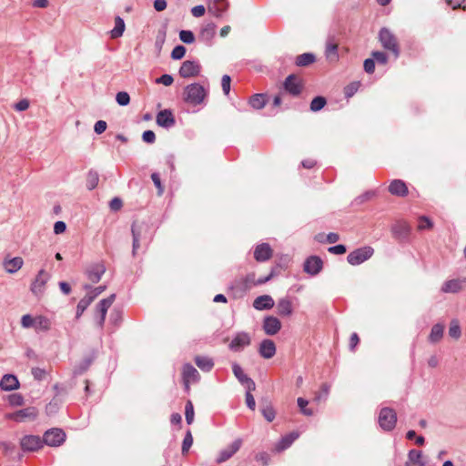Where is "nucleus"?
<instances>
[{
  "label": "nucleus",
  "mask_w": 466,
  "mask_h": 466,
  "mask_svg": "<svg viewBox=\"0 0 466 466\" xmlns=\"http://www.w3.org/2000/svg\"><path fill=\"white\" fill-rule=\"evenodd\" d=\"M43 440L45 444L51 447H57L65 441L66 434L60 429H51L45 432Z\"/></svg>",
  "instance_id": "obj_7"
},
{
  "label": "nucleus",
  "mask_w": 466,
  "mask_h": 466,
  "mask_svg": "<svg viewBox=\"0 0 466 466\" xmlns=\"http://www.w3.org/2000/svg\"><path fill=\"white\" fill-rule=\"evenodd\" d=\"M192 444H193V437H192L191 431H187L184 437L183 442H182V449H181L182 453L183 454L187 453L189 451Z\"/></svg>",
  "instance_id": "obj_46"
},
{
  "label": "nucleus",
  "mask_w": 466,
  "mask_h": 466,
  "mask_svg": "<svg viewBox=\"0 0 466 466\" xmlns=\"http://www.w3.org/2000/svg\"><path fill=\"white\" fill-rule=\"evenodd\" d=\"M186 47L183 46H177L171 52V58L174 60H179L184 57L186 54Z\"/></svg>",
  "instance_id": "obj_50"
},
{
  "label": "nucleus",
  "mask_w": 466,
  "mask_h": 466,
  "mask_svg": "<svg viewBox=\"0 0 466 466\" xmlns=\"http://www.w3.org/2000/svg\"><path fill=\"white\" fill-rule=\"evenodd\" d=\"M242 440L236 439L230 445L221 450L216 459L217 463H222L229 460L241 447Z\"/></svg>",
  "instance_id": "obj_11"
},
{
  "label": "nucleus",
  "mask_w": 466,
  "mask_h": 466,
  "mask_svg": "<svg viewBox=\"0 0 466 466\" xmlns=\"http://www.w3.org/2000/svg\"><path fill=\"white\" fill-rule=\"evenodd\" d=\"M293 312V305L289 298H281L277 303V313L281 317H289Z\"/></svg>",
  "instance_id": "obj_24"
},
{
  "label": "nucleus",
  "mask_w": 466,
  "mask_h": 466,
  "mask_svg": "<svg viewBox=\"0 0 466 466\" xmlns=\"http://www.w3.org/2000/svg\"><path fill=\"white\" fill-rule=\"evenodd\" d=\"M99 175L95 170H89L86 175V187L88 190H93L98 185Z\"/></svg>",
  "instance_id": "obj_39"
},
{
  "label": "nucleus",
  "mask_w": 466,
  "mask_h": 466,
  "mask_svg": "<svg viewBox=\"0 0 466 466\" xmlns=\"http://www.w3.org/2000/svg\"><path fill=\"white\" fill-rule=\"evenodd\" d=\"M274 304V300L269 295L258 296L253 301V307L258 310L270 309Z\"/></svg>",
  "instance_id": "obj_26"
},
{
  "label": "nucleus",
  "mask_w": 466,
  "mask_h": 466,
  "mask_svg": "<svg viewBox=\"0 0 466 466\" xmlns=\"http://www.w3.org/2000/svg\"><path fill=\"white\" fill-rule=\"evenodd\" d=\"M151 179L154 183V185L156 186V187L157 188V194L158 196H161L164 192V187L161 184V180H160V177H159V175L157 173H153L151 175Z\"/></svg>",
  "instance_id": "obj_56"
},
{
  "label": "nucleus",
  "mask_w": 466,
  "mask_h": 466,
  "mask_svg": "<svg viewBox=\"0 0 466 466\" xmlns=\"http://www.w3.org/2000/svg\"><path fill=\"white\" fill-rule=\"evenodd\" d=\"M24 265V260L21 257L5 258L3 260V267L9 274L16 273Z\"/></svg>",
  "instance_id": "obj_20"
},
{
  "label": "nucleus",
  "mask_w": 466,
  "mask_h": 466,
  "mask_svg": "<svg viewBox=\"0 0 466 466\" xmlns=\"http://www.w3.org/2000/svg\"><path fill=\"white\" fill-rule=\"evenodd\" d=\"M116 100L119 106H124L129 104L130 96L127 92L121 91L116 94Z\"/></svg>",
  "instance_id": "obj_49"
},
{
  "label": "nucleus",
  "mask_w": 466,
  "mask_h": 466,
  "mask_svg": "<svg viewBox=\"0 0 466 466\" xmlns=\"http://www.w3.org/2000/svg\"><path fill=\"white\" fill-rule=\"evenodd\" d=\"M206 8L204 5H199L191 8V14L194 17H201L205 15Z\"/></svg>",
  "instance_id": "obj_64"
},
{
  "label": "nucleus",
  "mask_w": 466,
  "mask_h": 466,
  "mask_svg": "<svg viewBox=\"0 0 466 466\" xmlns=\"http://www.w3.org/2000/svg\"><path fill=\"white\" fill-rule=\"evenodd\" d=\"M299 433L296 431L290 432L283 436L275 445V451L280 452L289 447L299 438Z\"/></svg>",
  "instance_id": "obj_25"
},
{
  "label": "nucleus",
  "mask_w": 466,
  "mask_h": 466,
  "mask_svg": "<svg viewBox=\"0 0 466 466\" xmlns=\"http://www.w3.org/2000/svg\"><path fill=\"white\" fill-rule=\"evenodd\" d=\"M92 360L91 359H85L82 360L74 370L75 375H81L83 374L91 365Z\"/></svg>",
  "instance_id": "obj_45"
},
{
  "label": "nucleus",
  "mask_w": 466,
  "mask_h": 466,
  "mask_svg": "<svg viewBox=\"0 0 466 466\" xmlns=\"http://www.w3.org/2000/svg\"><path fill=\"white\" fill-rule=\"evenodd\" d=\"M359 86H360V83L354 82V83H351L350 85H349L348 86H346V88H345L346 96H348V97L352 96L357 92Z\"/></svg>",
  "instance_id": "obj_61"
},
{
  "label": "nucleus",
  "mask_w": 466,
  "mask_h": 466,
  "mask_svg": "<svg viewBox=\"0 0 466 466\" xmlns=\"http://www.w3.org/2000/svg\"><path fill=\"white\" fill-rule=\"evenodd\" d=\"M326 103H327V101H326L325 97L316 96L315 98L312 99V101L310 103V110L313 112L319 111L320 109H322L325 106Z\"/></svg>",
  "instance_id": "obj_42"
},
{
  "label": "nucleus",
  "mask_w": 466,
  "mask_h": 466,
  "mask_svg": "<svg viewBox=\"0 0 466 466\" xmlns=\"http://www.w3.org/2000/svg\"><path fill=\"white\" fill-rule=\"evenodd\" d=\"M195 362L203 371H209L214 366L213 360L208 357L198 356L195 359Z\"/></svg>",
  "instance_id": "obj_36"
},
{
  "label": "nucleus",
  "mask_w": 466,
  "mask_h": 466,
  "mask_svg": "<svg viewBox=\"0 0 466 466\" xmlns=\"http://www.w3.org/2000/svg\"><path fill=\"white\" fill-rule=\"evenodd\" d=\"M216 32L217 25L214 22H205L200 27L198 39L210 46L216 35Z\"/></svg>",
  "instance_id": "obj_6"
},
{
  "label": "nucleus",
  "mask_w": 466,
  "mask_h": 466,
  "mask_svg": "<svg viewBox=\"0 0 466 466\" xmlns=\"http://www.w3.org/2000/svg\"><path fill=\"white\" fill-rule=\"evenodd\" d=\"M256 461L261 464V466H267L269 463L270 457L267 452H259L255 457Z\"/></svg>",
  "instance_id": "obj_57"
},
{
  "label": "nucleus",
  "mask_w": 466,
  "mask_h": 466,
  "mask_svg": "<svg viewBox=\"0 0 466 466\" xmlns=\"http://www.w3.org/2000/svg\"><path fill=\"white\" fill-rule=\"evenodd\" d=\"M49 277L48 274L46 272L45 269L39 270L38 274L36 275L35 279L31 284L30 290L33 294L35 296H40L43 294L45 290V286L48 280Z\"/></svg>",
  "instance_id": "obj_12"
},
{
  "label": "nucleus",
  "mask_w": 466,
  "mask_h": 466,
  "mask_svg": "<svg viewBox=\"0 0 466 466\" xmlns=\"http://www.w3.org/2000/svg\"><path fill=\"white\" fill-rule=\"evenodd\" d=\"M230 82H231V79H230L229 76L224 75L222 76L221 86H222V90L225 95H228L230 92Z\"/></svg>",
  "instance_id": "obj_58"
},
{
  "label": "nucleus",
  "mask_w": 466,
  "mask_h": 466,
  "mask_svg": "<svg viewBox=\"0 0 466 466\" xmlns=\"http://www.w3.org/2000/svg\"><path fill=\"white\" fill-rule=\"evenodd\" d=\"M272 256V249L268 243L258 245L254 250V258L258 262L268 260Z\"/></svg>",
  "instance_id": "obj_21"
},
{
  "label": "nucleus",
  "mask_w": 466,
  "mask_h": 466,
  "mask_svg": "<svg viewBox=\"0 0 466 466\" xmlns=\"http://www.w3.org/2000/svg\"><path fill=\"white\" fill-rule=\"evenodd\" d=\"M315 56L311 53H304L296 58V65L298 66H307L315 62Z\"/></svg>",
  "instance_id": "obj_37"
},
{
  "label": "nucleus",
  "mask_w": 466,
  "mask_h": 466,
  "mask_svg": "<svg viewBox=\"0 0 466 466\" xmlns=\"http://www.w3.org/2000/svg\"><path fill=\"white\" fill-rule=\"evenodd\" d=\"M277 351L276 345L273 340L269 339H263L258 347V353L264 359H271L275 356Z\"/></svg>",
  "instance_id": "obj_18"
},
{
  "label": "nucleus",
  "mask_w": 466,
  "mask_h": 466,
  "mask_svg": "<svg viewBox=\"0 0 466 466\" xmlns=\"http://www.w3.org/2000/svg\"><path fill=\"white\" fill-rule=\"evenodd\" d=\"M125 22L120 16H116L115 18V26L110 31L111 38L116 39L123 35L125 32Z\"/></svg>",
  "instance_id": "obj_34"
},
{
  "label": "nucleus",
  "mask_w": 466,
  "mask_h": 466,
  "mask_svg": "<svg viewBox=\"0 0 466 466\" xmlns=\"http://www.w3.org/2000/svg\"><path fill=\"white\" fill-rule=\"evenodd\" d=\"M35 318L29 314H25L21 319V325L25 329H29L35 326Z\"/></svg>",
  "instance_id": "obj_55"
},
{
  "label": "nucleus",
  "mask_w": 466,
  "mask_h": 466,
  "mask_svg": "<svg viewBox=\"0 0 466 466\" xmlns=\"http://www.w3.org/2000/svg\"><path fill=\"white\" fill-rule=\"evenodd\" d=\"M325 56L326 58L330 62H335L339 59L338 44L331 38H329L326 43Z\"/></svg>",
  "instance_id": "obj_30"
},
{
  "label": "nucleus",
  "mask_w": 466,
  "mask_h": 466,
  "mask_svg": "<svg viewBox=\"0 0 466 466\" xmlns=\"http://www.w3.org/2000/svg\"><path fill=\"white\" fill-rule=\"evenodd\" d=\"M330 386L328 383H324L321 386V391L316 396V400L319 401L322 399H327L329 393Z\"/></svg>",
  "instance_id": "obj_60"
},
{
  "label": "nucleus",
  "mask_w": 466,
  "mask_h": 466,
  "mask_svg": "<svg viewBox=\"0 0 466 466\" xmlns=\"http://www.w3.org/2000/svg\"><path fill=\"white\" fill-rule=\"evenodd\" d=\"M182 376L185 387L187 390L189 389L190 383H195L199 380V373L197 369L190 363H187L183 366Z\"/></svg>",
  "instance_id": "obj_15"
},
{
  "label": "nucleus",
  "mask_w": 466,
  "mask_h": 466,
  "mask_svg": "<svg viewBox=\"0 0 466 466\" xmlns=\"http://www.w3.org/2000/svg\"><path fill=\"white\" fill-rule=\"evenodd\" d=\"M267 103L266 96L263 94H256L249 99V105L254 109H261Z\"/></svg>",
  "instance_id": "obj_38"
},
{
  "label": "nucleus",
  "mask_w": 466,
  "mask_h": 466,
  "mask_svg": "<svg viewBox=\"0 0 466 466\" xmlns=\"http://www.w3.org/2000/svg\"><path fill=\"white\" fill-rule=\"evenodd\" d=\"M449 335L452 339H458L461 336V329L459 323V320L454 319L451 321L450 327H449Z\"/></svg>",
  "instance_id": "obj_40"
},
{
  "label": "nucleus",
  "mask_w": 466,
  "mask_h": 466,
  "mask_svg": "<svg viewBox=\"0 0 466 466\" xmlns=\"http://www.w3.org/2000/svg\"><path fill=\"white\" fill-rule=\"evenodd\" d=\"M105 270L102 264H95L86 269V276L91 282L96 283L101 279Z\"/></svg>",
  "instance_id": "obj_28"
},
{
  "label": "nucleus",
  "mask_w": 466,
  "mask_h": 466,
  "mask_svg": "<svg viewBox=\"0 0 466 466\" xmlns=\"http://www.w3.org/2000/svg\"><path fill=\"white\" fill-rule=\"evenodd\" d=\"M232 371L235 377L246 388V390H256V384L254 380L244 373L242 368L238 363L232 364Z\"/></svg>",
  "instance_id": "obj_13"
},
{
  "label": "nucleus",
  "mask_w": 466,
  "mask_h": 466,
  "mask_svg": "<svg viewBox=\"0 0 466 466\" xmlns=\"http://www.w3.org/2000/svg\"><path fill=\"white\" fill-rule=\"evenodd\" d=\"M185 417L187 424L194 420V407L191 401H187L185 407Z\"/></svg>",
  "instance_id": "obj_48"
},
{
  "label": "nucleus",
  "mask_w": 466,
  "mask_h": 466,
  "mask_svg": "<svg viewBox=\"0 0 466 466\" xmlns=\"http://www.w3.org/2000/svg\"><path fill=\"white\" fill-rule=\"evenodd\" d=\"M363 66H364V70L368 74H372L374 72V69H375V61H374V59L373 58H367L364 61Z\"/></svg>",
  "instance_id": "obj_63"
},
{
  "label": "nucleus",
  "mask_w": 466,
  "mask_h": 466,
  "mask_svg": "<svg viewBox=\"0 0 466 466\" xmlns=\"http://www.w3.org/2000/svg\"><path fill=\"white\" fill-rule=\"evenodd\" d=\"M372 57L374 61L379 64L385 65L388 62V56L385 53L380 51H375L372 53Z\"/></svg>",
  "instance_id": "obj_54"
},
{
  "label": "nucleus",
  "mask_w": 466,
  "mask_h": 466,
  "mask_svg": "<svg viewBox=\"0 0 466 466\" xmlns=\"http://www.w3.org/2000/svg\"><path fill=\"white\" fill-rule=\"evenodd\" d=\"M410 230V225L406 221H398L392 227V232L399 238H406Z\"/></svg>",
  "instance_id": "obj_33"
},
{
  "label": "nucleus",
  "mask_w": 466,
  "mask_h": 466,
  "mask_svg": "<svg viewBox=\"0 0 466 466\" xmlns=\"http://www.w3.org/2000/svg\"><path fill=\"white\" fill-rule=\"evenodd\" d=\"M115 299H116V295L111 294L108 298L103 299L97 304L96 310L99 314V316L97 318V324L99 327L103 326L105 319H106L107 309L113 304Z\"/></svg>",
  "instance_id": "obj_16"
},
{
  "label": "nucleus",
  "mask_w": 466,
  "mask_h": 466,
  "mask_svg": "<svg viewBox=\"0 0 466 466\" xmlns=\"http://www.w3.org/2000/svg\"><path fill=\"white\" fill-rule=\"evenodd\" d=\"M390 194L399 197H405L408 194V187L403 180L394 179L389 186Z\"/></svg>",
  "instance_id": "obj_27"
},
{
  "label": "nucleus",
  "mask_w": 466,
  "mask_h": 466,
  "mask_svg": "<svg viewBox=\"0 0 466 466\" xmlns=\"http://www.w3.org/2000/svg\"><path fill=\"white\" fill-rule=\"evenodd\" d=\"M410 464H414L417 466H425L426 461L422 459V451L417 450H410L408 453V461L406 462V466H410Z\"/></svg>",
  "instance_id": "obj_31"
},
{
  "label": "nucleus",
  "mask_w": 466,
  "mask_h": 466,
  "mask_svg": "<svg viewBox=\"0 0 466 466\" xmlns=\"http://www.w3.org/2000/svg\"><path fill=\"white\" fill-rule=\"evenodd\" d=\"M157 124L159 127L169 128L175 125V118L170 110H161L157 115Z\"/></svg>",
  "instance_id": "obj_22"
},
{
  "label": "nucleus",
  "mask_w": 466,
  "mask_h": 466,
  "mask_svg": "<svg viewBox=\"0 0 466 466\" xmlns=\"http://www.w3.org/2000/svg\"><path fill=\"white\" fill-rule=\"evenodd\" d=\"M379 39L381 46L393 53L395 57L400 56V48L395 35L388 29L381 28L379 33Z\"/></svg>",
  "instance_id": "obj_2"
},
{
  "label": "nucleus",
  "mask_w": 466,
  "mask_h": 466,
  "mask_svg": "<svg viewBox=\"0 0 466 466\" xmlns=\"http://www.w3.org/2000/svg\"><path fill=\"white\" fill-rule=\"evenodd\" d=\"M173 81H174V79H173L172 76L167 75V74L162 75L160 77H158L156 80V82L157 84H162L166 86H171Z\"/></svg>",
  "instance_id": "obj_59"
},
{
  "label": "nucleus",
  "mask_w": 466,
  "mask_h": 466,
  "mask_svg": "<svg viewBox=\"0 0 466 466\" xmlns=\"http://www.w3.org/2000/svg\"><path fill=\"white\" fill-rule=\"evenodd\" d=\"M183 96L186 103L198 106L204 102L207 91L200 84L193 83L185 87Z\"/></svg>",
  "instance_id": "obj_1"
},
{
  "label": "nucleus",
  "mask_w": 466,
  "mask_h": 466,
  "mask_svg": "<svg viewBox=\"0 0 466 466\" xmlns=\"http://www.w3.org/2000/svg\"><path fill=\"white\" fill-rule=\"evenodd\" d=\"M37 416V410L35 407H27L15 412L6 415V418L16 422H24L35 420Z\"/></svg>",
  "instance_id": "obj_8"
},
{
  "label": "nucleus",
  "mask_w": 466,
  "mask_h": 466,
  "mask_svg": "<svg viewBox=\"0 0 466 466\" xmlns=\"http://www.w3.org/2000/svg\"><path fill=\"white\" fill-rule=\"evenodd\" d=\"M262 328L267 335L274 336L280 330L281 322L277 317L268 316L263 319Z\"/></svg>",
  "instance_id": "obj_17"
},
{
  "label": "nucleus",
  "mask_w": 466,
  "mask_h": 466,
  "mask_svg": "<svg viewBox=\"0 0 466 466\" xmlns=\"http://www.w3.org/2000/svg\"><path fill=\"white\" fill-rule=\"evenodd\" d=\"M131 231L133 236V254H135L137 249L139 248V233L136 224L132 225Z\"/></svg>",
  "instance_id": "obj_51"
},
{
  "label": "nucleus",
  "mask_w": 466,
  "mask_h": 466,
  "mask_svg": "<svg viewBox=\"0 0 466 466\" xmlns=\"http://www.w3.org/2000/svg\"><path fill=\"white\" fill-rule=\"evenodd\" d=\"M432 227V222L427 217H420L418 221V229L424 230L431 228Z\"/></svg>",
  "instance_id": "obj_53"
},
{
  "label": "nucleus",
  "mask_w": 466,
  "mask_h": 466,
  "mask_svg": "<svg viewBox=\"0 0 466 466\" xmlns=\"http://www.w3.org/2000/svg\"><path fill=\"white\" fill-rule=\"evenodd\" d=\"M18 386L19 382L17 378L12 374H5L0 381V388L5 391L15 390Z\"/></svg>",
  "instance_id": "obj_29"
},
{
  "label": "nucleus",
  "mask_w": 466,
  "mask_h": 466,
  "mask_svg": "<svg viewBox=\"0 0 466 466\" xmlns=\"http://www.w3.org/2000/svg\"><path fill=\"white\" fill-rule=\"evenodd\" d=\"M298 406L300 409V411L306 415V416H311L313 415V410L311 409H308L307 405L309 404V401L303 398H298L297 400Z\"/></svg>",
  "instance_id": "obj_47"
},
{
  "label": "nucleus",
  "mask_w": 466,
  "mask_h": 466,
  "mask_svg": "<svg viewBox=\"0 0 466 466\" xmlns=\"http://www.w3.org/2000/svg\"><path fill=\"white\" fill-rule=\"evenodd\" d=\"M373 248L371 247H363L351 251L347 260L350 265L357 266L368 260L373 255Z\"/></svg>",
  "instance_id": "obj_4"
},
{
  "label": "nucleus",
  "mask_w": 466,
  "mask_h": 466,
  "mask_svg": "<svg viewBox=\"0 0 466 466\" xmlns=\"http://www.w3.org/2000/svg\"><path fill=\"white\" fill-rule=\"evenodd\" d=\"M251 343V339L248 333L245 331L238 332L231 342L228 345L230 350L238 352L241 351L245 347Z\"/></svg>",
  "instance_id": "obj_10"
},
{
  "label": "nucleus",
  "mask_w": 466,
  "mask_h": 466,
  "mask_svg": "<svg viewBox=\"0 0 466 466\" xmlns=\"http://www.w3.org/2000/svg\"><path fill=\"white\" fill-rule=\"evenodd\" d=\"M261 412H262V415L264 416V418L268 422H271L275 419L276 412L271 406H267V407L263 408Z\"/></svg>",
  "instance_id": "obj_52"
},
{
  "label": "nucleus",
  "mask_w": 466,
  "mask_h": 466,
  "mask_svg": "<svg viewBox=\"0 0 466 466\" xmlns=\"http://www.w3.org/2000/svg\"><path fill=\"white\" fill-rule=\"evenodd\" d=\"M179 39L185 44H193L195 42V35L190 30H181L179 32Z\"/></svg>",
  "instance_id": "obj_44"
},
{
  "label": "nucleus",
  "mask_w": 466,
  "mask_h": 466,
  "mask_svg": "<svg viewBox=\"0 0 466 466\" xmlns=\"http://www.w3.org/2000/svg\"><path fill=\"white\" fill-rule=\"evenodd\" d=\"M380 427L385 431H392L397 422V414L394 410L390 408H382L379 414Z\"/></svg>",
  "instance_id": "obj_3"
},
{
  "label": "nucleus",
  "mask_w": 466,
  "mask_h": 466,
  "mask_svg": "<svg viewBox=\"0 0 466 466\" xmlns=\"http://www.w3.org/2000/svg\"><path fill=\"white\" fill-rule=\"evenodd\" d=\"M323 267L321 258L318 256H311L304 262V271L311 276L319 274Z\"/></svg>",
  "instance_id": "obj_14"
},
{
  "label": "nucleus",
  "mask_w": 466,
  "mask_h": 466,
  "mask_svg": "<svg viewBox=\"0 0 466 466\" xmlns=\"http://www.w3.org/2000/svg\"><path fill=\"white\" fill-rule=\"evenodd\" d=\"M284 87L292 96L299 95L302 89L301 82L295 75H289L286 78Z\"/></svg>",
  "instance_id": "obj_19"
},
{
  "label": "nucleus",
  "mask_w": 466,
  "mask_h": 466,
  "mask_svg": "<svg viewBox=\"0 0 466 466\" xmlns=\"http://www.w3.org/2000/svg\"><path fill=\"white\" fill-rule=\"evenodd\" d=\"M92 297H89L87 294L79 300L76 307V318L78 319L84 311L87 309V307L92 303Z\"/></svg>",
  "instance_id": "obj_41"
},
{
  "label": "nucleus",
  "mask_w": 466,
  "mask_h": 466,
  "mask_svg": "<svg viewBox=\"0 0 466 466\" xmlns=\"http://www.w3.org/2000/svg\"><path fill=\"white\" fill-rule=\"evenodd\" d=\"M45 444L44 440L36 435H25L20 440V447L25 452H34Z\"/></svg>",
  "instance_id": "obj_5"
},
{
  "label": "nucleus",
  "mask_w": 466,
  "mask_h": 466,
  "mask_svg": "<svg viewBox=\"0 0 466 466\" xmlns=\"http://www.w3.org/2000/svg\"><path fill=\"white\" fill-rule=\"evenodd\" d=\"M35 329L36 331H47L51 328V322L50 320L44 316H37L35 318Z\"/></svg>",
  "instance_id": "obj_35"
},
{
  "label": "nucleus",
  "mask_w": 466,
  "mask_h": 466,
  "mask_svg": "<svg viewBox=\"0 0 466 466\" xmlns=\"http://www.w3.org/2000/svg\"><path fill=\"white\" fill-rule=\"evenodd\" d=\"M201 66L198 61L187 60L184 61L179 69V75L183 78L194 77L199 75Z\"/></svg>",
  "instance_id": "obj_9"
},
{
  "label": "nucleus",
  "mask_w": 466,
  "mask_h": 466,
  "mask_svg": "<svg viewBox=\"0 0 466 466\" xmlns=\"http://www.w3.org/2000/svg\"><path fill=\"white\" fill-rule=\"evenodd\" d=\"M220 3H214L211 1L208 6V10L209 13L213 14L216 17H220L223 13L226 11V6H219Z\"/></svg>",
  "instance_id": "obj_43"
},
{
  "label": "nucleus",
  "mask_w": 466,
  "mask_h": 466,
  "mask_svg": "<svg viewBox=\"0 0 466 466\" xmlns=\"http://www.w3.org/2000/svg\"><path fill=\"white\" fill-rule=\"evenodd\" d=\"M443 333L444 326L442 324L437 323L431 328L428 339L431 343L435 344L442 339Z\"/></svg>",
  "instance_id": "obj_32"
},
{
  "label": "nucleus",
  "mask_w": 466,
  "mask_h": 466,
  "mask_svg": "<svg viewBox=\"0 0 466 466\" xmlns=\"http://www.w3.org/2000/svg\"><path fill=\"white\" fill-rule=\"evenodd\" d=\"M142 139L146 143L152 144L156 140V135L152 130H147L143 133Z\"/></svg>",
  "instance_id": "obj_62"
},
{
  "label": "nucleus",
  "mask_w": 466,
  "mask_h": 466,
  "mask_svg": "<svg viewBox=\"0 0 466 466\" xmlns=\"http://www.w3.org/2000/svg\"><path fill=\"white\" fill-rule=\"evenodd\" d=\"M464 283L465 279H460L447 280L443 283L441 291L444 293H458L462 289Z\"/></svg>",
  "instance_id": "obj_23"
}]
</instances>
